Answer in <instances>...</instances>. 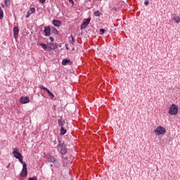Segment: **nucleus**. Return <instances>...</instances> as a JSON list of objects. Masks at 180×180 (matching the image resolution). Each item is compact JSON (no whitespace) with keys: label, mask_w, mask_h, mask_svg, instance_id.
<instances>
[{"label":"nucleus","mask_w":180,"mask_h":180,"mask_svg":"<svg viewBox=\"0 0 180 180\" xmlns=\"http://www.w3.org/2000/svg\"><path fill=\"white\" fill-rule=\"evenodd\" d=\"M13 155L15 157V158H17V160H19L20 164H23V155H22V153H19V149L18 148H14L13 149Z\"/></svg>","instance_id":"nucleus-1"},{"label":"nucleus","mask_w":180,"mask_h":180,"mask_svg":"<svg viewBox=\"0 0 180 180\" xmlns=\"http://www.w3.org/2000/svg\"><path fill=\"white\" fill-rule=\"evenodd\" d=\"M178 110H179V108H178V105L175 104H172L171 106L169 108L168 113L169 115L175 116L178 115Z\"/></svg>","instance_id":"nucleus-2"},{"label":"nucleus","mask_w":180,"mask_h":180,"mask_svg":"<svg viewBox=\"0 0 180 180\" xmlns=\"http://www.w3.org/2000/svg\"><path fill=\"white\" fill-rule=\"evenodd\" d=\"M155 133L157 134V136H161L167 133V129H165V128L163 127L158 126L155 130Z\"/></svg>","instance_id":"nucleus-3"},{"label":"nucleus","mask_w":180,"mask_h":180,"mask_svg":"<svg viewBox=\"0 0 180 180\" xmlns=\"http://www.w3.org/2000/svg\"><path fill=\"white\" fill-rule=\"evenodd\" d=\"M58 150H60V154H62V155H65V154H67V147H65V144L64 143L59 144Z\"/></svg>","instance_id":"nucleus-4"},{"label":"nucleus","mask_w":180,"mask_h":180,"mask_svg":"<svg viewBox=\"0 0 180 180\" xmlns=\"http://www.w3.org/2000/svg\"><path fill=\"white\" fill-rule=\"evenodd\" d=\"M20 176H27V165H26L25 162L22 164V169L20 172Z\"/></svg>","instance_id":"nucleus-5"},{"label":"nucleus","mask_w":180,"mask_h":180,"mask_svg":"<svg viewBox=\"0 0 180 180\" xmlns=\"http://www.w3.org/2000/svg\"><path fill=\"white\" fill-rule=\"evenodd\" d=\"M39 88L41 89H43V91H46L51 99H53L54 98V94H53V93L50 90H49V89H47L46 87H44L43 85L39 86Z\"/></svg>","instance_id":"nucleus-6"},{"label":"nucleus","mask_w":180,"mask_h":180,"mask_svg":"<svg viewBox=\"0 0 180 180\" xmlns=\"http://www.w3.org/2000/svg\"><path fill=\"white\" fill-rule=\"evenodd\" d=\"M20 102L22 105H25V104L29 103V102H30V98L29 97H27V96H22L20 98Z\"/></svg>","instance_id":"nucleus-7"},{"label":"nucleus","mask_w":180,"mask_h":180,"mask_svg":"<svg viewBox=\"0 0 180 180\" xmlns=\"http://www.w3.org/2000/svg\"><path fill=\"white\" fill-rule=\"evenodd\" d=\"M89 22H91V18H87L83 23L82 24L81 29H85L89 25Z\"/></svg>","instance_id":"nucleus-8"},{"label":"nucleus","mask_w":180,"mask_h":180,"mask_svg":"<svg viewBox=\"0 0 180 180\" xmlns=\"http://www.w3.org/2000/svg\"><path fill=\"white\" fill-rule=\"evenodd\" d=\"M56 49H57V45H56L54 43H49L48 45L47 51H51V50H56Z\"/></svg>","instance_id":"nucleus-9"},{"label":"nucleus","mask_w":180,"mask_h":180,"mask_svg":"<svg viewBox=\"0 0 180 180\" xmlns=\"http://www.w3.org/2000/svg\"><path fill=\"white\" fill-rule=\"evenodd\" d=\"M44 32L45 33V36L49 37L51 34V28L50 26L46 27Z\"/></svg>","instance_id":"nucleus-10"},{"label":"nucleus","mask_w":180,"mask_h":180,"mask_svg":"<svg viewBox=\"0 0 180 180\" xmlns=\"http://www.w3.org/2000/svg\"><path fill=\"white\" fill-rule=\"evenodd\" d=\"M13 34L15 39H18V36H19V27H14L13 28Z\"/></svg>","instance_id":"nucleus-11"},{"label":"nucleus","mask_w":180,"mask_h":180,"mask_svg":"<svg viewBox=\"0 0 180 180\" xmlns=\"http://www.w3.org/2000/svg\"><path fill=\"white\" fill-rule=\"evenodd\" d=\"M48 162H57V159L53 156H49L47 158Z\"/></svg>","instance_id":"nucleus-12"},{"label":"nucleus","mask_w":180,"mask_h":180,"mask_svg":"<svg viewBox=\"0 0 180 180\" xmlns=\"http://www.w3.org/2000/svg\"><path fill=\"white\" fill-rule=\"evenodd\" d=\"M53 24L54 25V26H56L57 27H60V26H61V21L58 20H53Z\"/></svg>","instance_id":"nucleus-13"},{"label":"nucleus","mask_w":180,"mask_h":180,"mask_svg":"<svg viewBox=\"0 0 180 180\" xmlns=\"http://www.w3.org/2000/svg\"><path fill=\"white\" fill-rule=\"evenodd\" d=\"M68 64H70V65H71V64H72V62H71V60L68 59H64L62 61V65H67Z\"/></svg>","instance_id":"nucleus-14"},{"label":"nucleus","mask_w":180,"mask_h":180,"mask_svg":"<svg viewBox=\"0 0 180 180\" xmlns=\"http://www.w3.org/2000/svg\"><path fill=\"white\" fill-rule=\"evenodd\" d=\"M58 122L60 127H64V124H65V121H64V120L60 119Z\"/></svg>","instance_id":"nucleus-15"},{"label":"nucleus","mask_w":180,"mask_h":180,"mask_svg":"<svg viewBox=\"0 0 180 180\" xmlns=\"http://www.w3.org/2000/svg\"><path fill=\"white\" fill-rule=\"evenodd\" d=\"M39 46H41V47H42V49H44V50H49V45H46V44L44 43H41L39 44Z\"/></svg>","instance_id":"nucleus-16"},{"label":"nucleus","mask_w":180,"mask_h":180,"mask_svg":"<svg viewBox=\"0 0 180 180\" xmlns=\"http://www.w3.org/2000/svg\"><path fill=\"white\" fill-rule=\"evenodd\" d=\"M173 20H174V22L176 23H179L180 22V18H179V16L174 15V17H173Z\"/></svg>","instance_id":"nucleus-17"},{"label":"nucleus","mask_w":180,"mask_h":180,"mask_svg":"<svg viewBox=\"0 0 180 180\" xmlns=\"http://www.w3.org/2000/svg\"><path fill=\"white\" fill-rule=\"evenodd\" d=\"M67 133V129L64 128V127H62L60 129V134L64 135Z\"/></svg>","instance_id":"nucleus-18"},{"label":"nucleus","mask_w":180,"mask_h":180,"mask_svg":"<svg viewBox=\"0 0 180 180\" xmlns=\"http://www.w3.org/2000/svg\"><path fill=\"white\" fill-rule=\"evenodd\" d=\"M28 12H29L30 13H31V15H33V13H34V12H36V8H31L30 9V11H28Z\"/></svg>","instance_id":"nucleus-19"},{"label":"nucleus","mask_w":180,"mask_h":180,"mask_svg":"<svg viewBox=\"0 0 180 180\" xmlns=\"http://www.w3.org/2000/svg\"><path fill=\"white\" fill-rule=\"evenodd\" d=\"M52 32L53 33V34H58V30H57V29L53 27H52Z\"/></svg>","instance_id":"nucleus-20"},{"label":"nucleus","mask_w":180,"mask_h":180,"mask_svg":"<svg viewBox=\"0 0 180 180\" xmlns=\"http://www.w3.org/2000/svg\"><path fill=\"white\" fill-rule=\"evenodd\" d=\"M4 4L6 6H9L11 5V0H4Z\"/></svg>","instance_id":"nucleus-21"},{"label":"nucleus","mask_w":180,"mask_h":180,"mask_svg":"<svg viewBox=\"0 0 180 180\" xmlns=\"http://www.w3.org/2000/svg\"><path fill=\"white\" fill-rule=\"evenodd\" d=\"M4 18V11H2V8L0 7V19H2Z\"/></svg>","instance_id":"nucleus-22"},{"label":"nucleus","mask_w":180,"mask_h":180,"mask_svg":"<svg viewBox=\"0 0 180 180\" xmlns=\"http://www.w3.org/2000/svg\"><path fill=\"white\" fill-rule=\"evenodd\" d=\"M94 15H95V16H97V17L101 16V11H95V12H94Z\"/></svg>","instance_id":"nucleus-23"},{"label":"nucleus","mask_w":180,"mask_h":180,"mask_svg":"<svg viewBox=\"0 0 180 180\" xmlns=\"http://www.w3.org/2000/svg\"><path fill=\"white\" fill-rule=\"evenodd\" d=\"M105 33V30L104 29H101L100 30V34H103Z\"/></svg>","instance_id":"nucleus-24"},{"label":"nucleus","mask_w":180,"mask_h":180,"mask_svg":"<svg viewBox=\"0 0 180 180\" xmlns=\"http://www.w3.org/2000/svg\"><path fill=\"white\" fill-rule=\"evenodd\" d=\"M28 180H37V177H36V176L30 177L28 179Z\"/></svg>","instance_id":"nucleus-25"},{"label":"nucleus","mask_w":180,"mask_h":180,"mask_svg":"<svg viewBox=\"0 0 180 180\" xmlns=\"http://www.w3.org/2000/svg\"><path fill=\"white\" fill-rule=\"evenodd\" d=\"M30 15H32L30 11H27V14H26V18H30Z\"/></svg>","instance_id":"nucleus-26"},{"label":"nucleus","mask_w":180,"mask_h":180,"mask_svg":"<svg viewBox=\"0 0 180 180\" xmlns=\"http://www.w3.org/2000/svg\"><path fill=\"white\" fill-rule=\"evenodd\" d=\"M72 44H74V43H75V39L74 38V37H72Z\"/></svg>","instance_id":"nucleus-27"},{"label":"nucleus","mask_w":180,"mask_h":180,"mask_svg":"<svg viewBox=\"0 0 180 180\" xmlns=\"http://www.w3.org/2000/svg\"><path fill=\"white\" fill-rule=\"evenodd\" d=\"M41 4H44L46 2V0H39Z\"/></svg>","instance_id":"nucleus-28"},{"label":"nucleus","mask_w":180,"mask_h":180,"mask_svg":"<svg viewBox=\"0 0 180 180\" xmlns=\"http://www.w3.org/2000/svg\"><path fill=\"white\" fill-rule=\"evenodd\" d=\"M69 2L72 4V5H74V0H69Z\"/></svg>","instance_id":"nucleus-29"},{"label":"nucleus","mask_w":180,"mask_h":180,"mask_svg":"<svg viewBox=\"0 0 180 180\" xmlns=\"http://www.w3.org/2000/svg\"><path fill=\"white\" fill-rule=\"evenodd\" d=\"M50 40H51V41H54V38L52 37H50Z\"/></svg>","instance_id":"nucleus-30"},{"label":"nucleus","mask_w":180,"mask_h":180,"mask_svg":"<svg viewBox=\"0 0 180 180\" xmlns=\"http://www.w3.org/2000/svg\"><path fill=\"white\" fill-rule=\"evenodd\" d=\"M145 5H148V1H145Z\"/></svg>","instance_id":"nucleus-31"},{"label":"nucleus","mask_w":180,"mask_h":180,"mask_svg":"<svg viewBox=\"0 0 180 180\" xmlns=\"http://www.w3.org/2000/svg\"><path fill=\"white\" fill-rule=\"evenodd\" d=\"M9 167H11V165H8L6 168H9Z\"/></svg>","instance_id":"nucleus-32"},{"label":"nucleus","mask_w":180,"mask_h":180,"mask_svg":"<svg viewBox=\"0 0 180 180\" xmlns=\"http://www.w3.org/2000/svg\"><path fill=\"white\" fill-rule=\"evenodd\" d=\"M67 50H68V47L66 46Z\"/></svg>","instance_id":"nucleus-33"},{"label":"nucleus","mask_w":180,"mask_h":180,"mask_svg":"<svg viewBox=\"0 0 180 180\" xmlns=\"http://www.w3.org/2000/svg\"><path fill=\"white\" fill-rule=\"evenodd\" d=\"M51 167H53V165H51Z\"/></svg>","instance_id":"nucleus-34"}]
</instances>
